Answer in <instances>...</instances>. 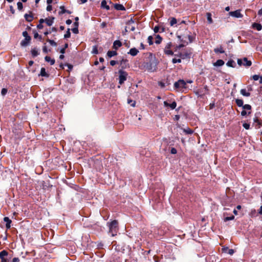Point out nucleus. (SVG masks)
Listing matches in <instances>:
<instances>
[{"label":"nucleus","mask_w":262,"mask_h":262,"mask_svg":"<svg viewBox=\"0 0 262 262\" xmlns=\"http://www.w3.org/2000/svg\"><path fill=\"white\" fill-rule=\"evenodd\" d=\"M107 225L109 227V232L111 233L112 236L116 235L118 230V222L116 220H114L111 223H108Z\"/></svg>","instance_id":"f257e3e1"},{"label":"nucleus","mask_w":262,"mask_h":262,"mask_svg":"<svg viewBox=\"0 0 262 262\" xmlns=\"http://www.w3.org/2000/svg\"><path fill=\"white\" fill-rule=\"evenodd\" d=\"M119 83L122 84L127 79L128 74L126 72L123 70H119Z\"/></svg>","instance_id":"f03ea898"},{"label":"nucleus","mask_w":262,"mask_h":262,"mask_svg":"<svg viewBox=\"0 0 262 262\" xmlns=\"http://www.w3.org/2000/svg\"><path fill=\"white\" fill-rule=\"evenodd\" d=\"M23 35L25 37V39L21 41L20 45L23 47H26L29 44L31 40V37L29 35L26 31L23 32Z\"/></svg>","instance_id":"7ed1b4c3"},{"label":"nucleus","mask_w":262,"mask_h":262,"mask_svg":"<svg viewBox=\"0 0 262 262\" xmlns=\"http://www.w3.org/2000/svg\"><path fill=\"white\" fill-rule=\"evenodd\" d=\"M237 64L239 66H244L245 67H250L252 64L251 61L248 60L247 58L244 57L243 59H238Z\"/></svg>","instance_id":"20e7f679"},{"label":"nucleus","mask_w":262,"mask_h":262,"mask_svg":"<svg viewBox=\"0 0 262 262\" xmlns=\"http://www.w3.org/2000/svg\"><path fill=\"white\" fill-rule=\"evenodd\" d=\"M235 102L237 105L239 107L242 106L243 109L248 110V111H250L251 110V106L249 104L244 105L243 101L242 99H236Z\"/></svg>","instance_id":"39448f33"},{"label":"nucleus","mask_w":262,"mask_h":262,"mask_svg":"<svg viewBox=\"0 0 262 262\" xmlns=\"http://www.w3.org/2000/svg\"><path fill=\"white\" fill-rule=\"evenodd\" d=\"M174 86L176 89L186 88V82H185L184 80L180 79L174 83Z\"/></svg>","instance_id":"423d86ee"},{"label":"nucleus","mask_w":262,"mask_h":262,"mask_svg":"<svg viewBox=\"0 0 262 262\" xmlns=\"http://www.w3.org/2000/svg\"><path fill=\"white\" fill-rule=\"evenodd\" d=\"M171 46H172V43L171 42H169L166 44V45L165 47V48L164 49V52L165 54H166L167 55H173V53L170 49Z\"/></svg>","instance_id":"0eeeda50"},{"label":"nucleus","mask_w":262,"mask_h":262,"mask_svg":"<svg viewBox=\"0 0 262 262\" xmlns=\"http://www.w3.org/2000/svg\"><path fill=\"white\" fill-rule=\"evenodd\" d=\"M191 52L190 51H186L183 53H180L178 55V57L181 58L183 59L186 58H190L191 56Z\"/></svg>","instance_id":"6e6552de"},{"label":"nucleus","mask_w":262,"mask_h":262,"mask_svg":"<svg viewBox=\"0 0 262 262\" xmlns=\"http://www.w3.org/2000/svg\"><path fill=\"white\" fill-rule=\"evenodd\" d=\"M8 253L6 250H3L0 252V259L1 262H8L6 257L8 255Z\"/></svg>","instance_id":"1a4fd4ad"},{"label":"nucleus","mask_w":262,"mask_h":262,"mask_svg":"<svg viewBox=\"0 0 262 262\" xmlns=\"http://www.w3.org/2000/svg\"><path fill=\"white\" fill-rule=\"evenodd\" d=\"M229 14L234 17L236 18H242L243 17V15L241 13V11L239 10H237L234 11H231L229 12Z\"/></svg>","instance_id":"9d476101"},{"label":"nucleus","mask_w":262,"mask_h":262,"mask_svg":"<svg viewBox=\"0 0 262 262\" xmlns=\"http://www.w3.org/2000/svg\"><path fill=\"white\" fill-rule=\"evenodd\" d=\"M163 103L164 106H169L171 110L174 109L177 106V103L175 101L172 102L171 104H169L167 101H164Z\"/></svg>","instance_id":"9b49d317"},{"label":"nucleus","mask_w":262,"mask_h":262,"mask_svg":"<svg viewBox=\"0 0 262 262\" xmlns=\"http://www.w3.org/2000/svg\"><path fill=\"white\" fill-rule=\"evenodd\" d=\"M4 221L6 223V227L7 229H9L11 227V220L8 217H5Z\"/></svg>","instance_id":"f8f14e48"},{"label":"nucleus","mask_w":262,"mask_h":262,"mask_svg":"<svg viewBox=\"0 0 262 262\" xmlns=\"http://www.w3.org/2000/svg\"><path fill=\"white\" fill-rule=\"evenodd\" d=\"M121 46H122V42L120 40H117L114 42L113 48V49L117 50L118 48H119Z\"/></svg>","instance_id":"ddd939ff"},{"label":"nucleus","mask_w":262,"mask_h":262,"mask_svg":"<svg viewBox=\"0 0 262 262\" xmlns=\"http://www.w3.org/2000/svg\"><path fill=\"white\" fill-rule=\"evenodd\" d=\"M138 53H139L138 50H137L135 48H133L129 50V52H128V54H130V55H132L133 56H135L138 54Z\"/></svg>","instance_id":"4468645a"},{"label":"nucleus","mask_w":262,"mask_h":262,"mask_svg":"<svg viewBox=\"0 0 262 262\" xmlns=\"http://www.w3.org/2000/svg\"><path fill=\"white\" fill-rule=\"evenodd\" d=\"M54 17H49L45 19V23L48 26H51L54 23Z\"/></svg>","instance_id":"2eb2a0df"},{"label":"nucleus","mask_w":262,"mask_h":262,"mask_svg":"<svg viewBox=\"0 0 262 262\" xmlns=\"http://www.w3.org/2000/svg\"><path fill=\"white\" fill-rule=\"evenodd\" d=\"M25 18L26 20L28 22H31L33 19V16L31 13H30V14H26L25 15Z\"/></svg>","instance_id":"dca6fc26"},{"label":"nucleus","mask_w":262,"mask_h":262,"mask_svg":"<svg viewBox=\"0 0 262 262\" xmlns=\"http://www.w3.org/2000/svg\"><path fill=\"white\" fill-rule=\"evenodd\" d=\"M252 28L257 31H260L262 29V26L260 24L254 23L252 24Z\"/></svg>","instance_id":"f3484780"},{"label":"nucleus","mask_w":262,"mask_h":262,"mask_svg":"<svg viewBox=\"0 0 262 262\" xmlns=\"http://www.w3.org/2000/svg\"><path fill=\"white\" fill-rule=\"evenodd\" d=\"M224 61L222 59H218L216 61L213 63L214 66L221 67L224 64Z\"/></svg>","instance_id":"a211bd4d"},{"label":"nucleus","mask_w":262,"mask_h":262,"mask_svg":"<svg viewBox=\"0 0 262 262\" xmlns=\"http://www.w3.org/2000/svg\"><path fill=\"white\" fill-rule=\"evenodd\" d=\"M206 17L208 23L209 24H211L213 23V20L212 18V15L210 13L208 12L206 13Z\"/></svg>","instance_id":"6ab92c4d"},{"label":"nucleus","mask_w":262,"mask_h":262,"mask_svg":"<svg viewBox=\"0 0 262 262\" xmlns=\"http://www.w3.org/2000/svg\"><path fill=\"white\" fill-rule=\"evenodd\" d=\"M45 59L47 62H50L51 65H53L55 63V60L53 59H52L49 56H46Z\"/></svg>","instance_id":"aec40b11"},{"label":"nucleus","mask_w":262,"mask_h":262,"mask_svg":"<svg viewBox=\"0 0 262 262\" xmlns=\"http://www.w3.org/2000/svg\"><path fill=\"white\" fill-rule=\"evenodd\" d=\"M226 65L229 67L234 68L235 67L236 64L233 60H229L227 62Z\"/></svg>","instance_id":"412c9836"},{"label":"nucleus","mask_w":262,"mask_h":262,"mask_svg":"<svg viewBox=\"0 0 262 262\" xmlns=\"http://www.w3.org/2000/svg\"><path fill=\"white\" fill-rule=\"evenodd\" d=\"M75 27L72 29L73 33L77 34L78 33V23H74Z\"/></svg>","instance_id":"4be33fe9"},{"label":"nucleus","mask_w":262,"mask_h":262,"mask_svg":"<svg viewBox=\"0 0 262 262\" xmlns=\"http://www.w3.org/2000/svg\"><path fill=\"white\" fill-rule=\"evenodd\" d=\"M241 94L244 96H246V97H249L250 96V93L248 92H247L246 90V89H242L241 90Z\"/></svg>","instance_id":"5701e85b"},{"label":"nucleus","mask_w":262,"mask_h":262,"mask_svg":"<svg viewBox=\"0 0 262 262\" xmlns=\"http://www.w3.org/2000/svg\"><path fill=\"white\" fill-rule=\"evenodd\" d=\"M117 54V53L116 51H108L107 53V55L108 57L111 58L113 56H114Z\"/></svg>","instance_id":"b1692460"},{"label":"nucleus","mask_w":262,"mask_h":262,"mask_svg":"<svg viewBox=\"0 0 262 262\" xmlns=\"http://www.w3.org/2000/svg\"><path fill=\"white\" fill-rule=\"evenodd\" d=\"M101 6L102 8H105L106 10H108L110 9V7L107 5V3L105 0L101 2Z\"/></svg>","instance_id":"393cba45"},{"label":"nucleus","mask_w":262,"mask_h":262,"mask_svg":"<svg viewBox=\"0 0 262 262\" xmlns=\"http://www.w3.org/2000/svg\"><path fill=\"white\" fill-rule=\"evenodd\" d=\"M40 75L44 77H48V74L46 73L45 68H42L41 69Z\"/></svg>","instance_id":"a878e982"},{"label":"nucleus","mask_w":262,"mask_h":262,"mask_svg":"<svg viewBox=\"0 0 262 262\" xmlns=\"http://www.w3.org/2000/svg\"><path fill=\"white\" fill-rule=\"evenodd\" d=\"M162 40V38L159 35H157L156 36L155 43L156 44H159L161 42Z\"/></svg>","instance_id":"bb28decb"},{"label":"nucleus","mask_w":262,"mask_h":262,"mask_svg":"<svg viewBox=\"0 0 262 262\" xmlns=\"http://www.w3.org/2000/svg\"><path fill=\"white\" fill-rule=\"evenodd\" d=\"M177 23V19L174 17H172L170 19V26H173L174 25L176 24Z\"/></svg>","instance_id":"cd10ccee"},{"label":"nucleus","mask_w":262,"mask_h":262,"mask_svg":"<svg viewBox=\"0 0 262 262\" xmlns=\"http://www.w3.org/2000/svg\"><path fill=\"white\" fill-rule=\"evenodd\" d=\"M115 8L118 10H124V7L121 4H117L115 6Z\"/></svg>","instance_id":"c85d7f7f"},{"label":"nucleus","mask_w":262,"mask_h":262,"mask_svg":"<svg viewBox=\"0 0 262 262\" xmlns=\"http://www.w3.org/2000/svg\"><path fill=\"white\" fill-rule=\"evenodd\" d=\"M214 51L216 53H224L225 52L224 50H223V48L221 47L220 48L214 49Z\"/></svg>","instance_id":"c756f323"},{"label":"nucleus","mask_w":262,"mask_h":262,"mask_svg":"<svg viewBox=\"0 0 262 262\" xmlns=\"http://www.w3.org/2000/svg\"><path fill=\"white\" fill-rule=\"evenodd\" d=\"M31 54L33 57H35L38 55V52L36 49H33L31 50Z\"/></svg>","instance_id":"7c9ffc66"},{"label":"nucleus","mask_w":262,"mask_h":262,"mask_svg":"<svg viewBox=\"0 0 262 262\" xmlns=\"http://www.w3.org/2000/svg\"><path fill=\"white\" fill-rule=\"evenodd\" d=\"M60 9H61V11L59 12V14H63L67 12V10L64 9V7L63 6H60Z\"/></svg>","instance_id":"2f4dec72"},{"label":"nucleus","mask_w":262,"mask_h":262,"mask_svg":"<svg viewBox=\"0 0 262 262\" xmlns=\"http://www.w3.org/2000/svg\"><path fill=\"white\" fill-rule=\"evenodd\" d=\"M246 110H244L243 109V110L241 112V115L242 116H246L247 114H251V111H249V112H248V113L246 112Z\"/></svg>","instance_id":"473e14b6"},{"label":"nucleus","mask_w":262,"mask_h":262,"mask_svg":"<svg viewBox=\"0 0 262 262\" xmlns=\"http://www.w3.org/2000/svg\"><path fill=\"white\" fill-rule=\"evenodd\" d=\"M47 41L49 42V43L52 46H56L57 45V43L56 42H55L54 40H51V39H47Z\"/></svg>","instance_id":"72a5a7b5"},{"label":"nucleus","mask_w":262,"mask_h":262,"mask_svg":"<svg viewBox=\"0 0 262 262\" xmlns=\"http://www.w3.org/2000/svg\"><path fill=\"white\" fill-rule=\"evenodd\" d=\"M17 8L19 10H21L23 8V5L21 2H18L17 3Z\"/></svg>","instance_id":"f704fd0d"},{"label":"nucleus","mask_w":262,"mask_h":262,"mask_svg":"<svg viewBox=\"0 0 262 262\" xmlns=\"http://www.w3.org/2000/svg\"><path fill=\"white\" fill-rule=\"evenodd\" d=\"M153 38L151 36H149L147 38L148 42L149 45H151L153 44L152 41Z\"/></svg>","instance_id":"c9c22d12"},{"label":"nucleus","mask_w":262,"mask_h":262,"mask_svg":"<svg viewBox=\"0 0 262 262\" xmlns=\"http://www.w3.org/2000/svg\"><path fill=\"white\" fill-rule=\"evenodd\" d=\"M234 219V215H232V216H229V217H226L224 218V221L225 222H227V221H228L233 220Z\"/></svg>","instance_id":"e433bc0d"},{"label":"nucleus","mask_w":262,"mask_h":262,"mask_svg":"<svg viewBox=\"0 0 262 262\" xmlns=\"http://www.w3.org/2000/svg\"><path fill=\"white\" fill-rule=\"evenodd\" d=\"M70 36H71V33L70 32V30L68 29V30L67 31V32L64 34V37L65 38H69L70 37Z\"/></svg>","instance_id":"4c0bfd02"},{"label":"nucleus","mask_w":262,"mask_h":262,"mask_svg":"<svg viewBox=\"0 0 262 262\" xmlns=\"http://www.w3.org/2000/svg\"><path fill=\"white\" fill-rule=\"evenodd\" d=\"M172 62L173 63H180L181 62V59L180 58H173L172 60Z\"/></svg>","instance_id":"58836bf2"},{"label":"nucleus","mask_w":262,"mask_h":262,"mask_svg":"<svg viewBox=\"0 0 262 262\" xmlns=\"http://www.w3.org/2000/svg\"><path fill=\"white\" fill-rule=\"evenodd\" d=\"M243 126L246 129H249L250 128V124L249 123H244Z\"/></svg>","instance_id":"ea45409f"},{"label":"nucleus","mask_w":262,"mask_h":262,"mask_svg":"<svg viewBox=\"0 0 262 262\" xmlns=\"http://www.w3.org/2000/svg\"><path fill=\"white\" fill-rule=\"evenodd\" d=\"M127 102L128 104H130L132 106H135V102L133 101L131 99H128Z\"/></svg>","instance_id":"a19ab883"},{"label":"nucleus","mask_w":262,"mask_h":262,"mask_svg":"<svg viewBox=\"0 0 262 262\" xmlns=\"http://www.w3.org/2000/svg\"><path fill=\"white\" fill-rule=\"evenodd\" d=\"M184 131L187 134H191L193 133V131L189 128L184 129Z\"/></svg>","instance_id":"79ce46f5"},{"label":"nucleus","mask_w":262,"mask_h":262,"mask_svg":"<svg viewBox=\"0 0 262 262\" xmlns=\"http://www.w3.org/2000/svg\"><path fill=\"white\" fill-rule=\"evenodd\" d=\"M154 31L155 33H158L159 31V27L156 26L154 28Z\"/></svg>","instance_id":"37998d69"},{"label":"nucleus","mask_w":262,"mask_h":262,"mask_svg":"<svg viewBox=\"0 0 262 262\" xmlns=\"http://www.w3.org/2000/svg\"><path fill=\"white\" fill-rule=\"evenodd\" d=\"M7 92V90L6 89L3 88L2 90L1 93L2 95H5Z\"/></svg>","instance_id":"c03bdc74"},{"label":"nucleus","mask_w":262,"mask_h":262,"mask_svg":"<svg viewBox=\"0 0 262 262\" xmlns=\"http://www.w3.org/2000/svg\"><path fill=\"white\" fill-rule=\"evenodd\" d=\"M252 78L254 81H257L259 79V76L257 75H254L252 76Z\"/></svg>","instance_id":"a18cd8bd"},{"label":"nucleus","mask_w":262,"mask_h":262,"mask_svg":"<svg viewBox=\"0 0 262 262\" xmlns=\"http://www.w3.org/2000/svg\"><path fill=\"white\" fill-rule=\"evenodd\" d=\"M227 252L230 255H232L234 253V251L233 249H229Z\"/></svg>","instance_id":"49530a36"},{"label":"nucleus","mask_w":262,"mask_h":262,"mask_svg":"<svg viewBox=\"0 0 262 262\" xmlns=\"http://www.w3.org/2000/svg\"><path fill=\"white\" fill-rule=\"evenodd\" d=\"M93 53H95V54H98V50H97V48L96 46H95L94 48H93Z\"/></svg>","instance_id":"de8ad7c7"},{"label":"nucleus","mask_w":262,"mask_h":262,"mask_svg":"<svg viewBox=\"0 0 262 262\" xmlns=\"http://www.w3.org/2000/svg\"><path fill=\"white\" fill-rule=\"evenodd\" d=\"M117 61H115V60H111L110 61V64L112 66H115L116 63H117Z\"/></svg>","instance_id":"09e8293b"},{"label":"nucleus","mask_w":262,"mask_h":262,"mask_svg":"<svg viewBox=\"0 0 262 262\" xmlns=\"http://www.w3.org/2000/svg\"><path fill=\"white\" fill-rule=\"evenodd\" d=\"M177 149L174 148H172L171 149V153L172 154H176L177 153Z\"/></svg>","instance_id":"8fccbe9b"},{"label":"nucleus","mask_w":262,"mask_h":262,"mask_svg":"<svg viewBox=\"0 0 262 262\" xmlns=\"http://www.w3.org/2000/svg\"><path fill=\"white\" fill-rule=\"evenodd\" d=\"M12 262H19V259L18 257H14L12 259Z\"/></svg>","instance_id":"3c124183"},{"label":"nucleus","mask_w":262,"mask_h":262,"mask_svg":"<svg viewBox=\"0 0 262 262\" xmlns=\"http://www.w3.org/2000/svg\"><path fill=\"white\" fill-rule=\"evenodd\" d=\"M52 6H51V5H48V6H47V10L48 11H51V10H52Z\"/></svg>","instance_id":"603ef678"},{"label":"nucleus","mask_w":262,"mask_h":262,"mask_svg":"<svg viewBox=\"0 0 262 262\" xmlns=\"http://www.w3.org/2000/svg\"><path fill=\"white\" fill-rule=\"evenodd\" d=\"M188 38L189 42H191L193 40V37L191 35H189L188 36Z\"/></svg>","instance_id":"864d4df0"},{"label":"nucleus","mask_w":262,"mask_h":262,"mask_svg":"<svg viewBox=\"0 0 262 262\" xmlns=\"http://www.w3.org/2000/svg\"><path fill=\"white\" fill-rule=\"evenodd\" d=\"M65 51H66L65 48H62L60 49V52L61 54H64V53H65Z\"/></svg>","instance_id":"5fc2aeb1"},{"label":"nucleus","mask_w":262,"mask_h":262,"mask_svg":"<svg viewBox=\"0 0 262 262\" xmlns=\"http://www.w3.org/2000/svg\"><path fill=\"white\" fill-rule=\"evenodd\" d=\"M37 28H38V29H42V28H43V25H42V24H38V25L37 26Z\"/></svg>","instance_id":"6e6d98bb"},{"label":"nucleus","mask_w":262,"mask_h":262,"mask_svg":"<svg viewBox=\"0 0 262 262\" xmlns=\"http://www.w3.org/2000/svg\"><path fill=\"white\" fill-rule=\"evenodd\" d=\"M79 2H80V4H84L86 2H87L88 0H78Z\"/></svg>","instance_id":"4d7b16f0"},{"label":"nucleus","mask_w":262,"mask_h":262,"mask_svg":"<svg viewBox=\"0 0 262 262\" xmlns=\"http://www.w3.org/2000/svg\"><path fill=\"white\" fill-rule=\"evenodd\" d=\"M101 26L102 28H104L106 26V23L105 22H102L101 24Z\"/></svg>","instance_id":"13d9d810"},{"label":"nucleus","mask_w":262,"mask_h":262,"mask_svg":"<svg viewBox=\"0 0 262 262\" xmlns=\"http://www.w3.org/2000/svg\"><path fill=\"white\" fill-rule=\"evenodd\" d=\"M43 52H45V53H47L48 52V50H47V48L46 46H44L43 47Z\"/></svg>","instance_id":"bf43d9fd"},{"label":"nucleus","mask_w":262,"mask_h":262,"mask_svg":"<svg viewBox=\"0 0 262 262\" xmlns=\"http://www.w3.org/2000/svg\"><path fill=\"white\" fill-rule=\"evenodd\" d=\"M228 247H224L223 248V250L224 252H228Z\"/></svg>","instance_id":"052dcab7"},{"label":"nucleus","mask_w":262,"mask_h":262,"mask_svg":"<svg viewBox=\"0 0 262 262\" xmlns=\"http://www.w3.org/2000/svg\"><path fill=\"white\" fill-rule=\"evenodd\" d=\"M72 20L71 19H68L66 20V24L67 25H70L72 23Z\"/></svg>","instance_id":"680f3d73"},{"label":"nucleus","mask_w":262,"mask_h":262,"mask_svg":"<svg viewBox=\"0 0 262 262\" xmlns=\"http://www.w3.org/2000/svg\"><path fill=\"white\" fill-rule=\"evenodd\" d=\"M140 49L142 50H144L145 49V46L143 43H141L140 44Z\"/></svg>","instance_id":"e2e57ef3"},{"label":"nucleus","mask_w":262,"mask_h":262,"mask_svg":"<svg viewBox=\"0 0 262 262\" xmlns=\"http://www.w3.org/2000/svg\"><path fill=\"white\" fill-rule=\"evenodd\" d=\"M258 15H262V8L258 11Z\"/></svg>","instance_id":"0e129e2a"},{"label":"nucleus","mask_w":262,"mask_h":262,"mask_svg":"<svg viewBox=\"0 0 262 262\" xmlns=\"http://www.w3.org/2000/svg\"><path fill=\"white\" fill-rule=\"evenodd\" d=\"M258 213L260 214H262V205L260 206L259 210L258 211Z\"/></svg>","instance_id":"69168bd1"},{"label":"nucleus","mask_w":262,"mask_h":262,"mask_svg":"<svg viewBox=\"0 0 262 262\" xmlns=\"http://www.w3.org/2000/svg\"><path fill=\"white\" fill-rule=\"evenodd\" d=\"M52 0H47V4L49 5L52 3Z\"/></svg>","instance_id":"338daca9"},{"label":"nucleus","mask_w":262,"mask_h":262,"mask_svg":"<svg viewBox=\"0 0 262 262\" xmlns=\"http://www.w3.org/2000/svg\"><path fill=\"white\" fill-rule=\"evenodd\" d=\"M45 22V19H40L39 20V24H42L43 23Z\"/></svg>","instance_id":"774afa93"}]
</instances>
